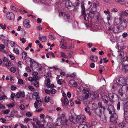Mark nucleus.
<instances>
[{"label":"nucleus","instance_id":"obj_23","mask_svg":"<svg viewBox=\"0 0 128 128\" xmlns=\"http://www.w3.org/2000/svg\"><path fill=\"white\" fill-rule=\"evenodd\" d=\"M42 42H45L46 41V36H42L39 37L38 38Z\"/></svg>","mask_w":128,"mask_h":128},{"label":"nucleus","instance_id":"obj_19","mask_svg":"<svg viewBox=\"0 0 128 128\" xmlns=\"http://www.w3.org/2000/svg\"><path fill=\"white\" fill-rule=\"evenodd\" d=\"M38 76H36L35 77H33V78L30 77L28 78V80L29 81L33 82L34 80H38Z\"/></svg>","mask_w":128,"mask_h":128},{"label":"nucleus","instance_id":"obj_47","mask_svg":"<svg viewBox=\"0 0 128 128\" xmlns=\"http://www.w3.org/2000/svg\"><path fill=\"white\" fill-rule=\"evenodd\" d=\"M38 74V73L37 72H33L32 74L34 76V77L38 76L37 75Z\"/></svg>","mask_w":128,"mask_h":128},{"label":"nucleus","instance_id":"obj_61","mask_svg":"<svg viewBox=\"0 0 128 128\" xmlns=\"http://www.w3.org/2000/svg\"><path fill=\"white\" fill-rule=\"evenodd\" d=\"M15 97L18 98H20V94L19 92L16 95Z\"/></svg>","mask_w":128,"mask_h":128},{"label":"nucleus","instance_id":"obj_3","mask_svg":"<svg viewBox=\"0 0 128 128\" xmlns=\"http://www.w3.org/2000/svg\"><path fill=\"white\" fill-rule=\"evenodd\" d=\"M64 119H61L60 118H58L57 119L56 122L55 124L56 126H65L67 124L68 120L66 118Z\"/></svg>","mask_w":128,"mask_h":128},{"label":"nucleus","instance_id":"obj_21","mask_svg":"<svg viewBox=\"0 0 128 128\" xmlns=\"http://www.w3.org/2000/svg\"><path fill=\"white\" fill-rule=\"evenodd\" d=\"M78 118L80 119L81 122L83 123L86 120V118L83 115L78 116Z\"/></svg>","mask_w":128,"mask_h":128},{"label":"nucleus","instance_id":"obj_41","mask_svg":"<svg viewBox=\"0 0 128 128\" xmlns=\"http://www.w3.org/2000/svg\"><path fill=\"white\" fill-rule=\"evenodd\" d=\"M77 99L78 100L81 101L84 100V98L82 96L78 97Z\"/></svg>","mask_w":128,"mask_h":128},{"label":"nucleus","instance_id":"obj_57","mask_svg":"<svg viewBox=\"0 0 128 128\" xmlns=\"http://www.w3.org/2000/svg\"><path fill=\"white\" fill-rule=\"evenodd\" d=\"M9 56L11 59L12 60H14L15 58L14 56L12 54H9Z\"/></svg>","mask_w":128,"mask_h":128},{"label":"nucleus","instance_id":"obj_26","mask_svg":"<svg viewBox=\"0 0 128 128\" xmlns=\"http://www.w3.org/2000/svg\"><path fill=\"white\" fill-rule=\"evenodd\" d=\"M27 56V53L25 52H24L22 54V57L23 60H26Z\"/></svg>","mask_w":128,"mask_h":128},{"label":"nucleus","instance_id":"obj_32","mask_svg":"<svg viewBox=\"0 0 128 128\" xmlns=\"http://www.w3.org/2000/svg\"><path fill=\"white\" fill-rule=\"evenodd\" d=\"M60 117L59 118H60L62 119H64V118H66L65 116V115L64 113L60 114Z\"/></svg>","mask_w":128,"mask_h":128},{"label":"nucleus","instance_id":"obj_5","mask_svg":"<svg viewBox=\"0 0 128 128\" xmlns=\"http://www.w3.org/2000/svg\"><path fill=\"white\" fill-rule=\"evenodd\" d=\"M118 118V116L116 113L112 114V115L111 116L110 118V121L114 124H116V121Z\"/></svg>","mask_w":128,"mask_h":128},{"label":"nucleus","instance_id":"obj_63","mask_svg":"<svg viewBox=\"0 0 128 128\" xmlns=\"http://www.w3.org/2000/svg\"><path fill=\"white\" fill-rule=\"evenodd\" d=\"M10 88L11 90H16V88L14 86H11Z\"/></svg>","mask_w":128,"mask_h":128},{"label":"nucleus","instance_id":"obj_58","mask_svg":"<svg viewBox=\"0 0 128 128\" xmlns=\"http://www.w3.org/2000/svg\"><path fill=\"white\" fill-rule=\"evenodd\" d=\"M14 106V104L13 103H10L8 105V106L10 108H12Z\"/></svg>","mask_w":128,"mask_h":128},{"label":"nucleus","instance_id":"obj_50","mask_svg":"<svg viewBox=\"0 0 128 128\" xmlns=\"http://www.w3.org/2000/svg\"><path fill=\"white\" fill-rule=\"evenodd\" d=\"M120 102H118L117 105V109L118 110H120Z\"/></svg>","mask_w":128,"mask_h":128},{"label":"nucleus","instance_id":"obj_33","mask_svg":"<svg viewBox=\"0 0 128 128\" xmlns=\"http://www.w3.org/2000/svg\"><path fill=\"white\" fill-rule=\"evenodd\" d=\"M32 84L34 85L36 87H38L39 86L38 82L36 80H34L32 83Z\"/></svg>","mask_w":128,"mask_h":128},{"label":"nucleus","instance_id":"obj_2","mask_svg":"<svg viewBox=\"0 0 128 128\" xmlns=\"http://www.w3.org/2000/svg\"><path fill=\"white\" fill-rule=\"evenodd\" d=\"M122 89H119L118 90V93L121 96L120 98L123 101H125L127 99V95L124 94L126 92L128 89V86H124L122 87Z\"/></svg>","mask_w":128,"mask_h":128},{"label":"nucleus","instance_id":"obj_11","mask_svg":"<svg viewBox=\"0 0 128 128\" xmlns=\"http://www.w3.org/2000/svg\"><path fill=\"white\" fill-rule=\"evenodd\" d=\"M41 103L42 101L40 99L36 100L34 104L35 108H37L38 106H40L41 104Z\"/></svg>","mask_w":128,"mask_h":128},{"label":"nucleus","instance_id":"obj_4","mask_svg":"<svg viewBox=\"0 0 128 128\" xmlns=\"http://www.w3.org/2000/svg\"><path fill=\"white\" fill-rule=\"evenodd\" d=\"M6 18L10 20H14L15 16L14 13L10 12H8L6 14Z\"/></svg>","mask_w":128,"mask_h":128},{"label":"nucleus","instance_id":"obj_30","mask_svg":"<svg viewBox=\"0 0 128 128\" xmlns=\"http://www.w3.org/2000/svg\"><path fill=\"white\" fill-rule=\"evenodd\" d=\"M10 40H4V44L6 46H8L9 44H10Z\"/></svg>","mask_w":128,"mask_h":128},{"label":"nucleus","instance_id":"obj_46","mask_svg":"<svg viewBox=\"0 0 128 128\" xmlns=\"http://www.w3.org/2000/svg\"><path fill=\"white\" fill-rule=\"evenodd\" d=\"M104 13L106 14H108L110 13L109 10L108 9H107L106 10L104 11Z\"/></svg>","mask_w":128,"mask_h":128},{"label":"nucleus","instance_id":"obj_29","mask_svg":"<svg viewBox=\"0 0 128 128\" xmlns=\"http://www.w3.org/2000/svg\"><path fill=\"white\" fill-rule=\"evenodd\" d=\"M7 98V96L5 95L1 96L0 95V100H4Z\"/></svg>","mask_w":128,"mask_h":128},{"label":"nucleus","instance_id":"obj_55","mask_svg":"<svg viewBox=\"0 0 128 128\" xmlns=\"http://www.w3.org/2000/svg\"><path fill=\"white\" fill-rule=\"evenodd\" d=\"M46 102H48L49 101V97L48 96H46L45 99Z\"/></svg>","mask_w":128,"mask_h":128},{"label":"nucleus","instance_id":"obj_64","mask_svg":"<svg viewBox=\"0 0 128 128\" xmlns=\"http://www.w3.org/2000/svg\"><path fill=\"white\" fill-rule=\"evenodd\" d=\"M42 20L41 19L39 18L37 20L36 22L40 24Z\"/></svg>","mask_w":128,"mask_h":128},{"label":"nucleus","instance_id":"obj_24","mask_svg":"<svg viewBox=\"0 0 128 128\" xmlns=\"http://www.w3.org/2000/svg\"><path fill=\"white\" fill-rule=\"evenodd\" d=\"M84 18V19L85 20H88V18L89 17V14L88 13L86 14L84 12V14H82Z\"/></svg>","mask_w":128,"mask_h":128},{"label":"nucleus","instance_id":"obj_43","mask_svg":"<svg viewBox=\"0 0 128 128\" xmlns=\"http://www.w3.org/2000/svg\"><path fill=\"white\" fill-rule=\"evenodd\" d=\"M11 64V62L9 61H8L5 63V65L7 66L10 67V66Z\"/></svg>","mask_w":128,"mask_h":128},{"label":"nucleus","instance_id":"obj_38","mask_svg":"<svg viewBox=\"0 0 128 128\" xmlns=\"http://www.w3.org/2000/svg\"><path fill=\"white\" fill-rule=\"evenodd\" d=\"M14 52H15L17 54H19V51L18 49L17 48H14L13 50Z\"/></svg>","mask_w":128,"mask_h":128},{"label":"nucleus","instance_id":"obj_8","mask_svg":"<svg viewBox=\"0 0 128 128\" xmlns=\"http://www.w3.org/2000/svg\"><path fill=\"white\" fill-rule=\"evenodd\" d=\"M38 66V64L34 61L30 62V67L33 70L37 68Z\"/></svg>","mask_w":128,"mask_h":128},{"label":"nucleus","instance_id":"obj_44","mask_svg":"<svg viewBox=\"0 0 128 128\" xmlns=\"http://www.w3.org/2000/svg\"><path fill=\"white\" fill-rule=\"evenodd\" d=\"M32 120L31 119H30L29 118H25L24 120V121L25 122H26V123H28V122L30 121L31 120Z\"/></svg>","mask_w":128,"mask_h":128},{"label":"nucleus","instance_id":"obj_35","mask_svg":"<svg viewBox=\"0 0 128 128\" xmlns=\"http://www.w3.org/2000/svg\"><path fill=\"white\" fill-rule=\"evenodd\" d=\"M69 102L68 100L66 98H64V103L65 105H67Z\"/></svg>","mask_w":128,"mask_h":128},{"label":"nucleus","instance_id":"obj_60","mask_svg":"<svg viewBox=\"0 0 128 128\" xmlns=\"http://www.w3.org/2000/svg\"><path fill=\"white\" fill-rule=\"evenodd\" d=\"M118 10L115 8H112L111 9V11L112 12H116L118 11Z\"/></svg>","mask_w":128,"mask_h":128},{"label":"nucleus","instance_id":"obj_52","mask_svg":"<svg viewBox=\"0 0 128 128\" xmlns=\"http://www.w3.org/2000/svg\"><path fill=\"white\" fill-rule=\"evenodd\" d=\"M15 94L13 93L12 94L10 95V97L11 99L13 100H14V98L15 96Z\"/></svg>","mask_w":128,"mask_h":128},{"label":"nucleus","instance_id":"obj_14","mask_svg":"<svg viewBox=\"0 0 128 128\" xmlns=\"http://www.w3.org/2000/svg\"><path fill=\"white\" fill-rule=\"evenodd\" d=\"M69 83L73 87H76L77 86L76 82L74 80H71L70 81Z\"/></svg>","mask_w":128,"mask_h":128},{"label":"nucleus","instance_id":"obj_59","mask_svg":"<svg viewBox=\"0 0 128 128\" xmlns=\"http://www.w3.org/2000/svg\"><path fill=\"white\" fill-rule=\"evenodd\" d=\"M128 34L127 33L124 32L122 34V36L123 38H124L128 36Z\"/></svg>","mask_w":128,"mask_h":128},{"label":"nucleus","instance_id":"obj_9","mask_svg":"<svg viewBox=\"0 0 128 128\" xmlns=\"http://www.w3.org/2000/svg\"><path fill=\"white\" fill-rule=\"evenodd\" d=\"M59 15L62 16L64 19H68L69 18L68 14L66 12H62L59 13Z\"/></svg>","mask_w":128,"mask_h":128},{"label":"nucleus","instance_id":"obj_17","mask_svg":"<svg viewBox=\"0 0 128 128\" xmlns=\"http://www.w3.org/2000/svg\"><path fill=\"white\" fill-rule=\"evenodd\" d=\"M72 6V3L70 1H67L66 2L65 4L66 7L68 8H69Z\"/></svg>","mask_w":128,"mask_h":128},{"label":"nucleus","instance_id":"obj_40","mask_svg":"<svg viewBox=\"0 0 128 128\" xmlns=\"http://www.w3.org/2000/svg\"><path fill=\"white\" fill-rule=\"evenodd\" d=\"M25 69L26 71L28 72H31V70L29 66H26L25 68Z\"/></svg>","mask_w":128,"mask_h":128},{"label":"nucleus","instance_id":"obj_48","mask_svg":"<svg viewBox=\"0 0 128 128\" xmlns=\"http://www.w3.org/2000/svg\"><path fill=\"white\" fill-rule=\"evenodd\" d=\"M18 82L20 84H22L24 83L23 81L21 79H19Z\"/></svg>","mask_w":128,"mask_h":128},{"label":"nucleus","instance_id":"obj_16","mask_svg":"<svg viewBox=\"0 0 128 128\" xmlns=\"http://www.w3.org/2000/svg\"><path fill=\"white\" fill-rule=\"evenodd\" d=\"M72 122L74 124H76L78 123H81V122L80 119H78V116H77L76 119H74V118H72Z\"/></svg>","mask_w":128,"mask_h":128},{"label":"nucleus","instance_id":"obj_42","mask_svg":"<svg viewBox=\"0 0 128 128\" xmlns=\"http://www.w3.org/2000/svg\"><path fill=\"white\" fill-rule=\"evenodd\" d=\"M19 92L20 94V97L22 96L24 97L25 96V93L24 92L21 91Z\"/></svg>","mask_w":128,"mask_h":128},{"label":"nucleus","instance_id":"obj_62","mask_svg":"<svg viewBox=\"0 0 128 128\" xmlns=\"http://www.w3.org/2000/svg\"><path fill=\"white\" fill-rule=\"evenodd\" d=\"M93 4H94V6H96L98 4V2L96 0H94Z\"/></svg>","mask_w":128,"mask_h":128},{"label":"nucleus","instance_id":"obj_18","mask_svg":"<svg viewBox=\"0 0 128 128\" xmlns=\"http://www.w3.org/2000/svg\"><path fill=\"white\" fill-rule=\"evenodd\" d=\"M10 8L12 10H13L17 12H20L21 13L23 14L22 11L21 10H20L19 9L16 8L15 7H14V6H11L10 7Z\"/></svg>","mask_w":128,"mask_h":128},{"label":"nucleus","instance_id":"obj_36","mask_svg":"<svg viewBox=\"0 0 128 128\" xmlns=\"http://www.w3.org/2000/svg\"><path fill=\"white\" fill-rule=\"evenodd\" d=\"M61 55L60 56L64 58H67L68 57L66 54H65L63 52H61L60 53Z\"/></svg>","mask_w":128,"mask_h":128},{"label":"nucleus","instance_id":"obj_6","mask_svg":"<svg viewBox=\"0 0 128 128\" xmlns=\"http://www.w3.org/2000/svg\"><path fill=\"white\" fill-rule=\"evenodd\" d=\"M67 43L65 40H61L60 44V47L63 49H65L67 48Z\"/></svg>","mask_w":128,"mask_h":128},{"label":"nucleus","instance_id":"obj_28","mask_svg":"<svg viewBox=\"0 0 128 128\" xmlns=\"http://www.w3.org/2000/svg\"><path fill=\"white\" fill-rule=\"evenodd\" d=\"M84 110L89 115H90L91 114V113L90 110V108L89 107L85 108H84Z\"/></svg>","mask_w":128,"mask_h":128},{"label":"nucleus","instance_id":"obj_53","mask_svg":"<svg viewBox=\"0 0 128 128\" xmlns=\"http://www.w3.org/2000/svg\"><path fill=\"white\" fill-rule=\"evenodd\" d=\"M118 20V18H115L114 19V24L115 26H116L117 24V23L116 22Z\"/></svg>","mask_w":128,"mask_h":128},{"label":"nucleus","instance_id":"obj_39","mask_svg":"<svg viewBox=\"0 0 128 128\" xmlns=\"http://www.w3.org/2000/svg\"><path fill=\"white\" fill-rule=\"evenodd\" d=\"M10 71L12 72H15L16 71V68L14 67H11L10 68Z\"/></svg>","mask_w":128,"mask_h":128},{"label":"nucleus","instance_id":"obj_1","mask_svg":"<svg viewBox=\"0 0 128 128\" xmlns=\"http://www.w3.org/2000/svg\"><path fill=\"white\" fill-rule=\"evenodd\" d=\"M117 83L114 84V88H118L119 87H121L119 89L123 90L122 87L124 86H128V84H127V80L123 78H120L118 79Z\"/></svg>","mask_w":128,"mask_h":128},{"label":"nucleus","instance_id":"obj_34","mask_svg":"<svg viewBox=\"0 0 128 128\" xmlns=\"http://www.w3.org/2000/svg\"><path fill=\"white\" fill-rule=\"evenodd\" d=\"M124 52H120L118 54V57L120 58H122L124 56Z\"/></svg>","mask_w":128,"mask_h":128},{"label":"nucleus","instance_id":"obj_7","mask_svg":"<svg viewBox=\"0 0 128 128\" xmlns=\"http://www.w3.org/2000/svg\"><path fill=\"white\" fill-rule=\"evenodd\" d=\"M23 25L25 28H30V21L27 19L24 20V21Z\"/></svg>","mask_w":128,"mask_h":128},{"label":"nucleus","instance_id":"obj_20","mask_svg":"<svg viewBox=\"0 0 128 128\" xmlns=\"http://www.w3.org/2000/svg\"><path fill=\"white\" fill-rule=\"evenodd\" d=\"M122 70L124 72H126L128 71V64H124L122 66Z\"/></svg>","mask_w":128,"mask_h":128},{"label":"nucleus","instance_id":"obj_56","mask_svg":"<svg viewBox=\"0 0 128 128\" xmlns=\"http://www.w3.org/2000/svg\"><path fill=\"white\" fill-rule=\"evenodd\" d=\"M20 40L22 42V43L23 44L25 42H26V40L24 38H20Z\"/></svg>","mask_w":128,"mask_h":128},{"label":"nucleus","instance_id":"obj_45","mask_svg":"<svg viewBox=\"0 0 128 128\" xmlns=\"http://www.w3.org/2000/svg\"><path fill=\"white\" fill-rule=\"evenodd\" d=\"M98 105L99 106V107L101 108L102 109L104 110L105 109V108L102 105V104L101 102H100L98 103Z\"/></svg>","mask_w":128,"mask_h":128},{"label":"nucleus","instance_id":"obj_37","mask_svg":"<svg viewBox=\"0 0 128 128\" xmlns=\"http://www.w3.org/2000/svg\"><path fill=\"white\" fill-rule=\"evenodd\" d=\"M118 126L120 127L123 128L125 124L123 122L120 123Z\"/></svg>","mask_w":128,"mask_h":128},{"label":"nucleus","instance_id":"obj_12","mask_svg":"<svg viewBox=\"0 0 128 128\" xmlns=\"http://www.w3.org/2000/svg\"><path fill=\"white\" fill-rule=\"evenodd\" d=\"M109 113L110 114H115L114 107L112 106H110L108 108Z\"/></svg>","mask_w":128,"mask_h":128},{"label":"nucleus","instance_id":"obj_13","mask_svg":"<svg viewBox=\"0 0 128 128\" xmlns=\"http://www.w3.org/2000/svg\"><path fill=\"white\" fill-rule=\"evenodd\" d=\"M32 97L34 100L35 99H36V100L40 99L39 94L37 92H34L33 94Z\"/></svg>","mask_w":128,"mask_h":128},{"label":"nucleus","instance_id":"obj_25","mask_svg":"<svg viewBox=\"0 0 128 128\" xmlns=\"http://www.w3.org/2000/svg\"><path fill=\"white\" fill-rule=\"evenodd\" d=\"M108 97L110 101L111 100L113 101L114 97V94L112 93H110L108 94Z\"/></svg>","mask_w":128,"mask_h":128},{"label":"nucleus","instance_id":"obj_27","mask_svg":"<svg viewBox=\"0 0 128 128\" xmlns=\"http://www.w3.org/2000/svg\"><path fill=\"white\" fill-rule=\"evenodd\" d=\"M102 99L104 102L105 103H107L108 102V99L106 96H104L102 97Z\"/></svg>","mask_w":128,"mask_h":128},{"label":"nucleus","instance_id":"obj_22","mask_svg":"<svg viewBox=\"0 0 128 128\" xmlns=\"http://www.w3.org/2000/svg\"><path fill=\"white\" fill-rule=\"evenodd\" d=\"M128 23V22L127 21L124 20L123 22L122 23L121 26L124 28H126L127 26Z\"/></svg>","mask_w":128,"mask_h":128},{"label":"nucleus","instance_id":"obj_49","mask_svg":"<svg viewBox=\"0 0 128 128\" xmlns=\"http://www.w3.org/2000/svg\"><path fill=\"white\" fill-rule=\"evenodd\" d=\"M22 64V62L20 61L18 63V66L19 67H20V68H22V66H21V65Z\"/></svg>","mask_w":128,"mask_h":128},{"label":"nucleus","instance_id":"obj_51","mask_svg":"<svg viewBox=\"0 0 128 128\" xmlns=\"http://www.w3.org/2000/svg\"><path fill=\"white\" fill-rule=\"evenodd\" d=\"M82 14H84L85 12V8L83 6H82Z\"/></svg>","mask_w":128,"mask_h":128},{"label":"nucleus","instance_id":"obj_31","mask_svg":"<svg viewBox=\"0 0 128 128\" xmlns=\"http://www.w3.org/2000/svg\"><path fill=\"white\" fill-rule=\"evenodd\" d=\"M10 46L12 47L16 46L17 45L16 43L14 42L10 41Z\"/></svg>","mask_w":128,"mask_h":128},{"label":"nucleus","instance_id":"obj_15","mask_svg":"<svg viewBox=\"0 0 128 128\" xmlns=\"http://www.w3.org/2000/svg\"><path fill=\"white\" fill-rule=\"evenodd\" d=\"M124 117L125 119L128 118V109L125 108H124Z\"/></svg>","mask_w":128,"mask_h":128},{"label":"nucleus","instance_id":"obj_54","mask_svg":"<svg viewBox=\"0 0 128 128\" xmlns=\"http://www.w3.org/2000/svg\"><path fill=\"white\" fill-rule=\"evenodd\" d=\"M26 115L27 116L30 117L32 116V114L30 112H28L26 113Z\"/></svg>","mask_w":128,"mask_h":128},{"label":"nucleus","instance_id":"obj_10","mask_svg":"<svg viewBox=\"0 0 128 128\" xmlns=\"http://www.w3.org/2000/svg\"><path fill=\"white\" fill-rule=\"evenodd\" d=\"M89 124L88 122H85L84 124H80L78 126V128H88L89 126Z\"/></svg>","mask_w":128,"mask_h":128}]
</instances>
